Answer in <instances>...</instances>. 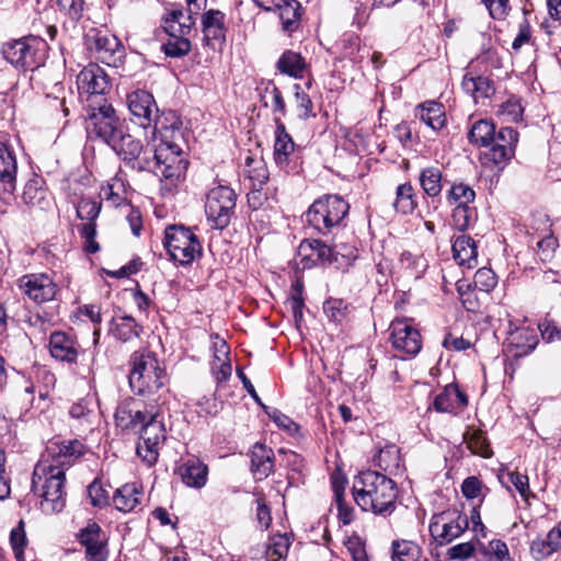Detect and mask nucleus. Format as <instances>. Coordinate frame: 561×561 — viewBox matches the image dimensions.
<instances>
[{"label": "nucleus", "mask_w": 561, "mask_h": 561, "mask_svg": "<svg viewBox=\"0 0 561 561\" xmlns=\"http://www.w3.org/2000/svg\"><path fill=\"white\" fill-rule=\"evenodd\" d=\"M316 247V257L317 264H328L334 265L336 268H342V264H340V259L336 254V251L324 242L317 240L314 243Z\"/></svg>", "instance_id": "13d9d810"}, {"label": "nucleus", "mask_w": 561, "mask_h": 561, "mask_svg": "<svg viewBox=\"0 0 561 561\" xmlns=\"http://www.w3.org/2000/svg\"><path fill=\"white\" fill-rule=\"evenodd\" d=\"M140 327L136 323L135 319L129 316H124L115 320L113 334L115 337L123 342L130 341L138 337Z\"/></svg>", "instance_id": "8fccbe9b"}, {"label": "nucleus", "mask_w": 561, "mask_h": 561, "mask_svg": "<svg viewBox=\"0 0 561 561\" xmlns=\"http://www.w3.org/2000/svg\"><path fill=\"white\" fill-rule=\"evenodd\" d=\"M277 68L283 73L298 78L301 77L306 68V62L299 54L287 50L278 59Z\"/></svg>", "instance_id": "a18cd8bd"}, {"label": "nucleus", "mask_w": 561, "mask_h": 561, "mask_svg": "<svg viewBox=\"0 0 561 561\" xmlns=\"http://www.w3.org/2000/svg\"><path fill=\"white\" fill-rule=\"evenodd\" d=\"M273 450L263 444H255L251 451V471L255 480H263L273 471Z\"/></svg>", "instance_id": "7c9ffc66"}, {"label": "nucleus", "mask_w": 561, "mask_h": 561, "mask_svg": "<svg viewBox=\"0 0 561 561\" xmlns=\"http://www.w3.org/2000/svg\"><path fill=\"white\" fill-rule=\"evenodd\" d=\"M187 165L154 164L150 171L160 176L161 191L163 194L172 193L182 181Z\"/></svg>", "instance_id": "c9c22d12"}, {"label": "nucleus", "mask_w": 561, "mask_h": 561, "mask_svg": "<svg viewBox=\"0 0 561 561\" xmlns=\"http://www.w3.org/2000/svg\"><path fill=\"white\" fill-rule=\"evenodd\" d=\"M164 247L170 257L182 265L191 264L202 254L198 238L190 228L169 226L164 232Z\"/></svg>", "instance_id": "0eeeda50"}, {"label": "nucleus", "mask_w": 561, "mask_h": 561, "mask_svg": "<svg viewBox=\"0 0 561 561\" xmlns=\"http://www.w3.org/2000/svg\"><path fill=\"white\" fill-rule=\"evenodd\" d=\"M46 50V42L36 36L13 39L2 46L5 60L22 71L37 70L45 61Z\"/></svg>", "instance_id": "f03ea898"}, {"label": "nucleus", "mask_w": 561, "mask_h": 561, "mask_svg": "<svg viewBox=\"0 0 561 561\" xmlns=\"http://www.w3.org/2000/svg\"><path fill=\"white\" fill-rule=\"evenodd\" d=\"M495 126L491 121L479 119L471 126L468 138L470 144L479 147H489L494 140Z\"/></svg>", "instance_id": "ea45409f"}, {"label": "nucleus", "mask_w": 561, "mask_h": 561, "mask_svg": "<svg viewBox=\"0 0 561 561\" xmlns=\"http://www.w3.org/2000/svg\"><path fill=\"white\" fill-rule=\"evenodd\" d=\"M476 219L477 209L473 205L456 206L453 209L451 224L459 231L469 229Z\"/></svg>", "instance_id": "603ef678"}, {"label": "nucleus", "mask_w": 561, "mask_h": 561, "mask_svg": "<svg viewBox=\"0 0 561 561\" xmlns=\"http://www.w3.org/2000/svg\"><path fill=\"white\" fill-rule=\"evenodd\" d=\"M18 162L14 150L0 141V183L4 191L13 193L16 187Z\"/></svg>", "instance_id": "cd10ccee"}, {"label": "nucleus", "mask_w": 561, "mask_h": 561, "mask_svg": "<svg viewBox=\"0 0 561 561\" xmlns=\"http://www.w3.org/2000/svg\"><path fill=\"white\" fill-rule=\"evenodd\" d=\"M169 133H171V137H173L174 133L172 131L158 134L157 140L153 141L154 144L149 150V152H153V156L152 158L148 156V159L141 162L139 171L151 170L154 168V164L187 165V161L182 156V149L173 141L168 140Z\"/></svg>", "instance_id": "f8f14e48"}, {"label": "nucleus", "mask_w": 561, "mask_h": 561, "mask_svg": "<svg viewBox=\"0 0 561 561\" xmlns=\"http://www.w3.org/2000/svg\"><path fill=\"white\" fill-rule=\"evenodd\" d=\"M136 494L137 493H113L112 504L119 512H131L140 504V499L137 497Z\"/></svg>", "instance_id": "e2e57ef3"}, {"label": "nucleus", "mask_w": 561, "mask_h": 561, "mask_svg": "<svg viewBox=\"0 0 561 561\" xmlns=\"http://www.w3.org/2000/svg\"><path fill=\"white\" fill-rule=\"evenodd\" d=\"M69 415L77 422L73 426L80 432H90L93 426V419L95 417L93 409L90 407V402L87 400H80L73 403L69 410Z\"/></svg>", "instance_id": "58836bf2"}, {"label": "nucleus", "mask_w": 561, "mask_h": 561, "mask_svg": "<svg viewBox=\"0 0 561 561\" xmlns=\"http://www.w3.org/2000/svg\"><path fill=\"white\" fill-rule=\"evenodd\" d=\"M538 344L536 332L529 328L517 329L510 334L505 345V354L513 358H520L531 353Z\"/></svg>", "instance_id": "393cba45"}, {"label": "nucleus", "mask_w": 561, "mask_h": 561, "mask_svg": "<svg viewBox=\"0 0 561 561\" xmlns=\"http://www.w3.org/2000/svg\"><path fill=\"white\" fill-rule=\"evenodd\" d=\"M108 146L135 170L139 171L141 162L148 159V150L144 149L141 141L125 133L124 128Z\"/></svg>", "instance_id": "aec40b11"}, {"label": "nucleus", "mask_w": 561, "mask_h": 561, "mask_svg": "<svg viewBox=\"0 0 561 561\" xmlns=\"http://www.w3.org/2000/svg\"><path fill=\"white\" fill-rule=\"evenodd\" d=\"M375 463L385 471L392 472L400 468V449L393 444L386 445L378 450L374 458Z\"/></svg>", "instance_id": "49530a36"}, {"label": "nucleus", "mask_w": 561, "mask_h": 561, "mask_svg": "<svg viewBox=\"0 0 561 561\" xmlns=\"http://www.w3.org/2000/svg\"><path fill=\"white\" fill-rule=\"evenodd\" d=\"M102 529L93 520H90L78 534L79 542L87 549L101 539Z\"/></svg>", "instance_id": "774afa93"}, {"label": "nucleus", "mask_w": 561, "mask_h": 561, "mask_svg": "<svg viewBox=\"0 0 561 561\" xmlns=\"http://www.w3.org/2000/svg\"><path fill=\"white\" fill-rule=\"evenodd\" d=\"M101 210V203L89 198H81L77 204V216L85 220L80 228L81 237L85 240V251L95 253L99 251V244L95 241L96 227L94 220Z\"/></svg>", "instance_id": "a211bd4d"}, {"label": "nucleus", "mask_w": 561, "mask_h": 561, "mask_svg": "<svg viewBox=\"0 0 561 561\" xmlns=\"http://www.w3.org/2000/svg\"><path fill=\"white\" fill-rule=\"evenodd\" d=\"M18 287L24 297L41 305L55 299L58 285L46 273H32L18 279Z\"/></svg>", "instance_id": "9b49d317"}, {"label": "nucleus", "mask_w": 561, "mask_h": 561, "mask_svg": "<svg viewBox=\"0 0 561 561\" xmlns=\"http://www.w3.org/2000/svg\"><path fill=\"white\" fill-rule=\"evenodd\" d=\"M80 94H87L88 106L93 102H106L104 94L111 84L105 71L96 64H89L77 76Z\"/></svg>", "instance_id": "9d476101"}, {"label": "nucleus", "mask_w": 561, "mask_h": 561, "mask_svg": "<svg viewBox=\"0 0 561 561\" xmlns=\"http://www.w3.org/2000/svg\"><path fill=\"white\" fill-rule=\"evenodd\" d=\"M447 202L456 206L473 205L476 192L473 188L462 182L454 183L447 192Z\"/></svg>", "instance_id": "de8ad7c7"}, {"label": "nucleus", "mask_w": 561, "mask_h": 561, "mask_svg": "<svg viewBox=\"0 0 561 561\" xmlns=\"http://www.w3.org/2000/svg\"><path fill=\"white\" fill-rule=\"evenodd\" d=\"M179 473L186 486L201 489L206 484L208 467L198 459H188L180 466Z\"/></svg>", "instance_id": "473e14b6"}, {"label": "nucleus", "mask_w": 561, "mask_h": 561, "mask_svg": "<svg viewBox=\"0 0 561 561\" xmlns=\"http://www.w3.org/2000/svg\"><path fill=\"white\" fill-rule=\"evenodd\" d=\"M202 26L204 34V42L208 46L215 47L216 45L224 44L225 35V14L219 10H208L202 15Z\"/></svg>", "instance_id": "bb28decb"}, {"label": "nucleus", "mask_w": 561, "mask_h": 561, "mask_svg": "<svg viewBox=\"0 0 561 561\" xmlns=\"http://www.w3.org/2000/svg\"><path fill=\"white\" fill-rule=\"evenodd\" d=\"M275 163L286 173L297 172L298 161L295 154V142L291 136L286 131V127L279 118H275Z\"/></svg>", "instance_id": "2eb2a0df"}, {"label": "nucleus", "mask_w": 561, "mask_h": 561, "mask_svg": "<svg viewBox=\"0 0 561 561\" xmlns=\"http://www.w3.org/2000/svg\"><path fill=\"white\" fill-rule=\"evenodd\" d=\"M150 404L138 399L128 398L123 400L115 412V423L123 430H138V426L148 417Z\"/></svg>", "instance_id": "4be33fe9"}, {"label": "nucleus", "mask_w": 561, "mask_h": 561, "mask_svg": "<svg viewBox=\"0 0 561 561\" xmlns=\"http://www.w3.org/2000/svg\"><path fill=\"white\" fill-rule=\"evenodd\" d=\"M524 107L520 99L511 96L507 101L502 103L496 112L503 121L517 123L522 121Z\"/></svg>", "instance_id": "864d4df0"}, {"label": "nucleus", "mask_w": 561, "mask_h": 561, "mask_svg": "<svg viewBox=\"0 0 561 561\" xmlns=\"http://www.w3.org/2000/svg\"><path fill=\"white\" fill-rule=\"evenodd\" d=\"M561 551V520L545 537L536 538L530 545V553L540 561Z\"/></svg>", "instance_id": "c756f323"}, {"label": "nucleus", "mask_w": 561, "mask_h": 561, "mask_svg": "<svg viewBox=\"0 0 561 561\" xmlns=\"http://www.w3.org/2000/svg\"><path fill=\"white\" fill-rule=\"evenodd\" d=\"M323 310L330 321L341 323L348 314V305L339 298H330L323 305Z\"/></svg>", "instance_id": "6e6d98bb"}, {"label": "nucleus", "mask_w": 561, "mask_h": 561, "mask_svg": "<svg viewBox=\"0 0 561 561\" xmlns=\"http://www.w3.org/2000/svg\"><path fill=\"white\" fill-rule=\"evenodd\" d=\"M288 549H289L288 539L283 535H277L273 538V542L266 551V560L267 561H279L287 554Z\"/></svg>", "instance_id": "680f3d73"}, {"label": "nucleus", "mask_w": 561, "mask_h": 561, "mask_svg": "<svg viewBox=\"0 0 561 561\" xmlns=\"http://www.w3.org/2000/svg\"><path fill=\"white\" fill-rule=\"evenodd\" d=\"M416 116L433 130H439L446 125L444 106L440 103L431 101L420 104L416 107Z\"/></svg>", "instance_id": "e433bc0d"}, {"label": "nucleus", "mask_w": 561, "mask_h": 561, "mask_svg": "<svg viewBox=\"0 0 561 561\" xmlns=\"http://www.w3.org/2000/svg\"><path fill=\"white\" fill-rule=\"evenodd\" d=\"M468 404L467 396L457 385L449 383L438 393L433 402L437 412L458 414Z\"/></svg>", "instance_id": "a878e982"}, {"label": "nucleus", "mask_w": 561, "mask_h": 561, "mask_svg": "<svg viewBox=\"0 0 561 561\" xmlns=\"http://www.w3.org/2000/svg\"><path fill=\"white\" fill-rule=\"evenodd\" d=\"M22 201L31 211H48L53 207L50 194L39 176H34L26 182Z\"/></svg>", "instance_id": "5701e85b"}, {"label": "nucleus", "mask_w": 561, "mask_h": 561, "mask_svg": "<svg viewBox=\"0 0 561 561\" xmlns=\"http://www.w3.org/2000/svg\"><path fill=\"white\" fill-rule=\"evenodd\" d=\"M38 506L45 514L59 513L66 505V499L62 493H39Z\"/></svg>", "instance_id": "5fc2aeb1"}, {"label": "nucleus", "mask_w": 561, "mask_h": 561, "mask_svg": "<svg viewBox=\"0 0 561 561\" xmlns=\"http://www.w3.org/2000/svg\"><path fill=\"white\" fill-rule=\"evenodd\" d=\"M561 551V520L545 537L536 538L530 545V553L540 561Z\"/></svg>", "instance_id": "c85d7f7f"}, {"label": "nucleus", "mask_w": 561, "mask_h": 561, "mask_svg": "<svg viewBox=\"0 0 561 561\" xmlns=\"http://www.w3.org/2000/svg\"><path fill=\"white\" fill-rule=\"evenodd\" d=\"M237 195L232 188L218 185L209 190L205 201V214L211 228L224 229L234 214Z\"/></svg>", "instance_id": "6e6552de"}, {"label": "nucleus", "mask_w": 561, "mask_h": 561, "mask_svg": "<svg viewBox=\"0 0 561 561\" xmlns=\"http://www.w3.org/2000/svg\"><path fill=\"white\" fill-rule=\"evenodd\" d=\"M169 33V39L162 45L164 54L172 58H179L187 55L191 50V42L182 34L176 35L178 32Z\"/></svg>", "instance_id": "09e8293b"}, {"label": "nucleus", "mask_w": 561, "mask_h": 561, "mask_svg": "<svg viewBox=\"0 0 561 561\" xmlns=\"http://www.w3.org/2000/svg\"><path fill=\"white\" fill-rule=\"evenodd\" d=\"M167 375L153 353L133 356L129 385L139 394H152L164 387Z\"/></svg>", "instance_id": "7ed1b4c3"}, {"label": "nucleus", "mask_w": 561, "mask_h": 561, "mask_svg": "<svg viewBox=\"0 0 561 561\" xmlns=\"http://www.w3.org/2000/svg\"><path fill=\"white\" fill-rule=\"evenodd\" d=\"M350 205L339 195H325L314 201L306 213V221L318 232L328 234L342 224Z\"/></svg>", "instance_id": "20e7f679"}, {"label": "nucleus", "mask_w": 561, "mask_h": 561, "mask_svg": "<svg viewBox=\"0 0 561 561\" xmlns=\"http://www.w3.org/2000/svg\"><path fill=\"white\" fill-rule=\"evenodd\" d=\"M454 259L459 265L473 268L478 263L477 245L467 234H460L453 242Z\"/></svg>", "instance_id": "72a5a7b5"}, {"label": "nucleus", "mask_w": 561, "mask_h": 561, "mask_svg": "<svg viewBox=\"0 0 561 561\" xmlns=\"http://www.w3.org/2000/svg\"><path fill=\"white\" fill-rule=\"evenodd\" d=\"M422 554L421 547L410 540H394L391 545L392 561H419Z\"/></svg>", "instance_id": "a19ab883"}, {"label": "nucleus", "mask_w": 561, "mask_h": 561, "mask_svg": "<svg viewBox=\"0 0 561 561\" xmlns=\"http://www.w3.org/2000/svg\"><path fill=\"white\" fill-rule=\"evenodd\" d=\"M137 431L141 440L137 446V454L148 465H152L157 461L159 448L167 438V430L158 405L150 404L148 417L140 423Z\"/></svg>", "instance_id": "39448f33"}, {"label": "nucleus", "mask_w": 561, "mask_h": 561, "mask_svg": "<svg viewBox=\"0 0 561 561\" xmlns=\"http://www.w3.org/2000/svg\"><path fill=\"white\" fill-rule=\"evenodd\" d=\"M194 14L195 13H191L190 10L187 15H185L183 10H172L169 13V18L165 19V31L178 32L182 35L188 34L192 26L195 24Z\"/></svg>", "instance_id": "79ce46f5"}, {"label": "nucleus", "mask_w": 561, "mask_h": 561, "mask_svg": "<svg viewBox=\"0 0 561 561\" xmlns=\"http://www.w3.org/2000/svg\"><path fill=\"white\" fill-rule=\"evenodd\" d=\"M84 453L85 446L78 439H51L47 443L42 458L49 459L50 462L65 468L70 467Z\"/></svg>", "instance_id": "f3484780"}, {"label": "nucleus", "mask_w": 561, "mask_h": 561, "mask_svg": "<svg viewBox=\"0 0 561 561\" xmlns=\"http://www.w3.org/2000/svg\"><path fill=\"white\" fill-rule=\"evenodd\" d=\"M393 206L397 211L408 215L416 207V194L411 183H403L397 187Z\"/></svg>", "instance_id": "c03bdc74"}, {"label": "nucleus", "mask_w": 561, "mask_h": 561, "mask_svg": "<svg viewBox=\"0 0 561 561\" xmlns=\"http://www.w3.org/2000/svg\"><path fill=\"white\" fill-rule=\"evenodd\" d=\"M124 184L121 180L114 179L107 186L102 187L101 195L107 202H111L114 206H119L125 197L122 195Z\"/></svg>", "instance_id": "338daca9"}, {"label": "nucleus", "mask_w": 561, "mask_h": 561, "mask_svg": "<svg viewBox=\"0 0 561 561\" xmlns=\"http://www.w3.org/2000/svg\"><path fill=\"white\" fill-rule=\"evenodd\" d=\"M462 90L469 94L476 103L480 100L488 99L494 94L495 88L493 82L483 76H472L466 73L461 81Z\"/></svg>", "instance_id": "f704fd0d"}, {"label": "nucleus", "mask_w": 561, "mask_h": 561, "mask_svg": "<svg viewBox=\"0 0 561 561\" xmlns=\"http://www.w3.org/2000/svg\"><path fill=\"white\" fill-rule=\"evenodd\" d=\"M85 130L90 139L110 145L123 129L113 106L107 102H93L88 106Z\"/></svg>", "instance_id": "423d86ee"}, {"label": "nucleus", "mask_w": 561, "mask_h": 561, "mask_svg": "<svg viewBox=\"0 0 561 561\" xmlns=\"http://www.w3.org/2000/svg\"><path fill=\"white\" fill-rule=\"evenodd\" d=\"M518 134L512 127H502L494 134L488 158L496 165L506 164L515 154Z\"/></svg>", "instance_id": "412c9836"}, {"label": "nucleus", "mask_w": 561, "mask_h": 561, "mask_svg": "<svg viewBox=\"0 0 561 561\" xmlns=\"http://www.w3.org/2000/svg\"><path fill=\"white\" fill-rule=\"evenodd\" d=\"M265 11L278 13L284 32H295L300 23L301 5L297 0H253Z\"/></svg>", "instance_id": "6ab92c4d"}, {"label": "nucleus", "mask_w": 561, "mask_h": 561, "mask_svg": "<svg viewBox=\"0 0 561 561\" xmlns=\"http://www.w3.org/2000/svg\"><path fill=\"white\" fill-rule=\"evenodd\" d=\"M65 484V468L44 458L36 463L32 478L33 490L41 489L42 491H61Z\"/></svg>", "instance_id": "dca6fc26"}, {"label": "nucleus", "mask_w": 561, "mask_h": 561, "mask_svg": "<svg viewBox=\"0 0 561 561\" xmlns=\"http://www.w3.org/2000/svg\"><path fill=\"white\" fill-rule=\"evenodd\" d=\"M301 284L297 282L291 287V296L286 301V308L291 311L295 323L298 325L304 318L302 309L305 307L301 295Z\"/></svg>", "instance_id": "4d7b16f0"}, {"label": "nucleus", "mask_w": 561, "mask_h": 561, "mask_svg": "<svg viewBox=\"0 0 561 561\" xmlns=\"http://www.w3.org/2000/svg\"><path fill=\"white\" fill-rule=\"evenodd\" d=\"M396 483L385 474L373 470L362 471L354 480L352 491H391Z\"/></svg>", "instance_id": "2f4dec72"}, {"label": "nucleus", "mask_w": 561, "mask_h": 561, "mask_svg": "<svg viewBox=\"0 0 561 561\" xmlns=\"http://www.w3.org/2000/svg\"><path fill=\"white\" fill-rule=\"evenodd\" d=\"M126 104L130 121L144 129H151L153 141L162 131L180 133V118L171 111L160 115L157 102L150 92L133 91L127 94Z\"/></svg>", "instance_id": "f257e3e1"}, {"label": "nucleus", "mask_w": 561, "mask_h": 561, "mask_svg": "<svg viewBox=\"0 0 561 561\" xmlns=\"http://www.w3.org/2000/svg\"><path fill=\"white\" fill-rule=\"evenodd\" d=\"M419 182L428 197H437L443 191V171L436 165L425 167L420 171Z\"/></svg>", "instance_id": "4c0bfd02"}, {"label": "nucleus", "mask_w": 561, "mask_h": 561, "mask_svg": "<svg viewBox=\"0 0 561 561\" xmlns=\"http://www.w3.org/2000/svg\"><path fill=\"white\" fill-rule=\"evenodd\" d=\"M87 45L100 61L108 66H116V62L124 56V47L121 41L107 32L96 31L89 34Z\"/></svg>", "instance_id": "4468645a"}, {"label": "nucleus", "mask_w": 561, "mask_h": 561, "mask_svg": "<svg viewBox=\"0 0 561 561\" xmlns=\"http://www.w3.org/2000/svg\"><path fill=\"white\" fill-rule=\"evenodd\" d=\"M80 351L76 337L62 331H55L49 336L50 355L60 362L75 363Z\"/></svg>", "instance_id": "b1692460"}, {"label": "nucleus", "mask_w": 561, "mask_h": 561, "mask_svg": "<svg viewBox=\"0 0 561 561\" xmlns=\"http://www.w3.org/2000/svg\"><path fill=\"white\" fill-rule=\"evenodd\" d=\"M55 2L70 20L77 22L82 18L85 8L84 0H55Z\"/></svg>", "instance_id": "052dcab7"}, {"label": "nucleus", "mask_w": 561, "mask_h": 561, "mask_svg": "<svg viewBox=\"0 0 561 561\" xmlns=\"http://www.w3.org/2000/svg\"><path fill=\"white\" fill-rule=\"evenodd\" d=\"M314 243H317V239H306L298 247L297 256L300 259L298 264H302V268L317 264Z\"/></svg>", "instance_id": "bf43d9fd"}, {"label": "nucleus", "mask_w": 561, "mask_h": 561, "mask_svg": "<svg viewBox=\"0 0 561 561\" xmlns=\"http://www.w3.org/2000/svg\"><path fill=\"white\" fill-rule=\"evenodd\" d=\"M478 552L482 556L483 561H512L507 545L500 539L480 543Z\"/></svg>", "instance_id": "37998d69"}, {"label": "nucleus", "mask_w": 561, "mask_h": 561, "mask_svg": "<svg viewBox=\"0 0 561 561\" xmlns=\"http://www.w3.org/2000/svg\"><path fill=\"white\" fill-rule=\"evenodd\" d=\"M558 248V241L552 234H548L537 242V255L543 263L550 262Z\"/></svg>", "instance_id": "0e129e2a"}, {"label": "nucleus", "mask_w": 561, "mask_h": 561, "mask_svg": "<svg viewBox=\"0 0 561 561\" xmlns=\"http://www.w3.org/2000/svg\"><path fill=\"white\" fill-rule=\"evenodd\" d=\"M345 547L353 561H370L366 551L365 541L359 536H351L345 541Z\"/></svg>", "instance_id": "69168bd1"}, {"label": "nucleus", "mask_w": 561, "mask_h": 561, "mask_svg": "<svg viewBox=\"0 0 561 561\" xmlns=\"http://www.w3.org/2000/svg\"><path fill=\"white\" fill-rule=\"evenodd\" d=\"M467 528L468 517L457 510L435 514L430 523L431 536L439 545L451 542L460 537Z\"/></svg>", "instance_id": "1a4fd4ad"}, {"label": "nucleus", "mask_w": 561, "mask_h": 561, "mask_svg": "<svg viewBox=\"0 0 561 561\" xmlns=\"http://www.w3.org/2000/svg\"><path fill=\"white\" fill-rule=\"evenodd\" d=\"M390 342L402 356H415L422 347V339L419 330L410 319H396L391 322Z\"/></svg>", "instance_id": "ddd939ff"}, {"label": "nucleus", "mask_w": 561, "mask_h": 561, "mask_svg": "<svg viewBox=\"0 0 561 561\" xmlns=\"http://www.w3.org/2000/svg\"><path fill=\"white\" fill-rule=\"evenodd\" d=\"M463 439L467 443L468 448L477 455L488 458L492 455L489 443L481 431L468 430L463 434Z\"/></svg>", "instance_id": "3c124183"}]
</instances>
